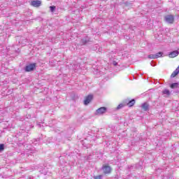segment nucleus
<instances>
[{
	"mask_svg": "<svg viewBox=\"0 0 179 179\" xmlns=\"http://www.w3.org/2000/svg\"><path fill=\"white\" fill-rule=\"evenodd\" d=\"M37 68V64L36 63H31L28 65H27L24 68V70L25 72H33Z\"/></svg>",
	"mask_w": 179,
	"mask_h": 179,
	"instance_id": "nucleus-1",
	"label": "nucleus"
},
{
	"mask_svg": "<svg viewBox=\"0 0 179 179\" xmlns=\"http://www.w3.org/2000/svg\"><path fill=\"white\" fill-rule=\"evenodd\" d=\"M92 42V38L87 36H83L80 41V45H87L89 43Z\"/></svg>",
	"mask_w": 179,
	"mask_h": 179,
	"instance_id": "nucleus-2",
	"label": "nucleus"
},
{
	"mask_svg": "<svg viewBox=\"0 0 179 179\" xmlns=\"http://www.w3.org/2000/svg\"><path fill=\"white\" fill-rule=\"evenodd\" d=\"M164 21L169 24H173L174 23V15H166L164 16Z\"/></svg>",
	"mask_w": 179,
	"mask_h": 179,
	"instance_id": "nucleus-3",
	"label": "nucleus"
},
{
	"mask_svg": "<svg viewBox=\"0 0 179 179\" xmlns=\"http://www.w3.org/2000/svg\"><path fill=\"white\" fill-rule=\"evenodd\" d=\"M107 111V108L103 106L98 108L95 112V115H103Z\"/></svg>",
	"mask_w": 179,
	"mask_h": 179,
	"instance_id": "nucleus-4",
	"label": "nucleus"
},
{
	"mask_svg": "<svg viewBox=\"0 0 179 179\" xmlns=\"http://www.w3.org/2000/svg\"><path fill=\"white\" fill-rule=\"evenodd\" d=\"M92 100H93V94H89L85 97V99L84 100V105L88 106Z\"/></svg>",
	"mask_w": 179,
	"mask_h": 179,
	"instance_id": "nucleus-5",
	"label": "nucleus"
},
{
	"mask_svg": "<svg viewBox=\"0 0 179 179\" xmlns=\"http://www.w3.org/2000/svg\"><path fill=\"white\" fill-rule=\"evenodd\" d=\"M31 5L34 8H40V6H41V1L40 0L32 1L31 2Z\"/></svg>",
	"mask_w": 179,
	"mask_h": 179,
	"instance_id": "nucleus-6",
	"label": "nucleus"
},
{
	"mask_svg": "<svg viewBox=\"0 0 179 179\" xmlns=\"http://www.w3.org/2000/svg\"><path fill=\"white\" fill-rule=\"evenodd\" d=\"M102 170L104 174H110L111 173V167L107 165L103 166Z\"/></svg>",
	"mask_w": 179,
	"mask_h": 179,
	"instance_id": "nucleus-7",
	"label": "nucleus"
},
{
	"mask_svg": "<svg viewBox=\"0 0 179 179\" xmlns=\"http://www.w3.org/2000/svg\"><path fill=\"white\" fill-rule=\"evenodd\" d=\"M179 54L178 50H173L172 52H171L169 55L170 57V58H175V57H177Z\"/></svg>",
	"mask_w": 179,
	"mask_h": 179,
	"instance_id": "nucleus-8",
	"label": "nucleus"
},
{
	"mask_svg": "<svg viewBox=\"0 0 179 179\" xmlns=\"http://www.w3.org/2000/svg\"><path fill=\"white\" fill-rule=\"evenodd\" d=\"M141 108H143L144 111H149V104L147 102L143 103L141 105Z\"/></svg>",
	"mask_w": 179,
	"mask_h": 179,
	"instance_id": "nucleus-9",
	"label": "nucleus"
},
{
	"mask_svg": "<svg viewBox=\"0 0 179 179\" xmlns=\"http://www.w3.org/2000/svg\"><path fill=\"white\" fill-rule=\"evenodd\" d=\"M179 73V66L177 67V69L172 73V74L171 75V78H176V76H177V75H178Z\"/></svg>",
	"mask_w": 179,
	"mask_h": 179,
	"instance_id": "nucleus-10",
	"label": "nucleus"
},
{
	"mask_svg": "<svg viewBox=\"0 0 179 179\" xmlns=\"http://www.w3.org/2000/svg\"><path fill=\"white\" fill-rule=\"evenodd\" d=\"M179 83H173L170 85L171 89H178Z\"/></svg>",
	"mask_w": 179,
	"mask_h": 179,
	"instance_id": "nucleus-11",
	"label": "nucleus"
},
{
	"mask_svg": "<svg viewBox=\"0 0 179 179\" xmlns=\"http://www.w3.org/2000/svg\"><path fill=\"white\" fill-rule=\"evenodd\" d=\"M148 58H149V59H157V58H159V55H149L148 56Z\"/></svg>",
	"mask_w": 179,
	"mask_h": 179,
	"instance_id": "nucleus-12",
	"label": "nucleus"
},
{
	"mask_svg": "<svg viewBox=\"0 0 179 179\" xmlns=\"http://www.w3.org/2000/svg\"><path fill=\"white\" fill-rule=\"evenodd\" d=\"M162 94H166V96H170V94H171V92H170V90L165 89L162 91Z\"/></svg>",
	"mask_w": 179,
	"mask_h": 179,
	"instance_id": "nucleus-13",
	"label": "nucleus"
},
{
	"mask_svg": "<svg viewBox=\"0 0 179 179\" xmlns=\"http://www.w3.org/2000/svg\"><path fill=\"white\" fill-rule=\"evenodd\" d=\"M134 104H135V100L131 99V101H129V103H127V106L129 107H132L134 106Z\"/></svg>",
	"mask_w": 179,
	"mask_h": 179,
	"instance_id": "nucleus-14",
	"label": "nucleus"
},
{
	"mask_svg": "<svg viewBox=\"0 0 179 179\" xmlns=\"http://www.w3.org/2000/svg\"><path fill=\"white\" fill-rule=\"evenodd\" d=\"M123 3H124V6H127L128 8L132 7V3H131L129 1H126Z\"/></svg>",
	"mask_w": 179,
	"mask_h": 179,
	"instance_id": "nucleus-15",
	"label": "nucleus"
},
{
	"mask_svg": "<svg viewBox=\"0 0 179 179\" xmlns=\"http://www.w3.org/2000/svg\"><path fill=\"white\" fill-rule=\"evenodd\" d=\"M5 150V144L1 143L0 144V152H3Z\"/></svg>",
	"mask_w": 179,
	"mask_h": 179,
	"instance_id": "nucleus-16",
	"label": "nucleus"
},
{
	"mask_svg": "<svg viewBox=\"0 0 179 179\" xmlns=\"http://www.w3.org/2000/svg\"><path fill=\"white\" fill-rule=\"evenodd\" d=\"M122 107H124V104L122 103H120L117 107L116 108V110H121V108H122Z\"/></svg>",
	"mask_w": 179,
	"mask_h": 179,
	"instance_id": "nucleus-17",
	"label": "nucleus"
},
{
	"mask_svg": "<svg viewBox=\"0 0 179 179\" xmlns=\"http://www.w3.org/2000/svg\"><path fill=\"white\" fill-rule=\"evenodd\" d=\"M55 6H50V12H54L55 10Z\"/></svg>",
	"mask_w": 179,
	"mask_h": 179,
	"instance_id": "nucleus-18",
	"label": "nucleus"
},
{
	"mask_svg": "<svg viewBox=\"0 0 179 179\" xmlns=\"http://www.w3.org/2000/svg\"><path fill=\"white\" fill-rule=\"evenodd\" d=\"M102 178H103V176L101 175L94 176V179H102Z\"/></svg>",
	"mask_w": 179,
	"mask_h": 179,
	"instance_id": "nucleus-19",
	"label": "nucleus"
},
{
	"mask_svg": "<svg viewBox=\"0 0 179 179\" xmlns=\"http://www.w3.org/2000/svg\"><path fill=\"white\" fill-rule=\"evenodd\" d=\"M155 55H158V58H160V57H162L163 55V52H159L155 54Z\"/></svg>",
	"mask_w": 179,
	"mask_h": 179,
	"instance_id": "nucleus-20",
	"label": "nucleus"
},
{
	"mask_svg": "<svg viewBox=\"0 0 179 179\" xmlns=\"http://www.w3.org/2000/svg\"><path fill=\"white\" fill-rule=\"evenodd\" d=\"M151 66H156V62H155V61H152Z\"/></svg>",
	"mask_w": 179,
	"mask_h": 179,
	"instance_id": "nucleus-21",
	"label": "nucleus"
},
{
	"mask_svg": "<svg viewBox=\"0 0 179 179\" xmlns=\"http://www.w3.org/2000/svg\"><path fill=\"white\" fill-rule=\"evenodd\" d=\"M113 65H114V66H117V65H118V63L115 61L113 62Z\"/></svg>",
	"mask_w": 179,
	"mask_h": 179,
	"instance_id": "nucleus-22",
	"label": "nucleus"
},
{
	"mask_svg": "<svg viewBox=\"0 0 179 179\" xmlns=\"http://www.w3.org/2000/svg\"><path fill=\"white\" fill-rule=\"evenodd\" d=\"M26 118H28V119L31 118V115H26Z\"/></svg>",
	"mask_w": 179,
	"mask_h": 179,
	"instance_id": "nucleus-23",
	"label": "nucleus"
},
{
	"mask_svg": "<svg viewBox=\"0 0 179 179\" xmlns=\"http://www.w3.org/2000/svg\"><path fill=\"white\" fill-rule=\"evenodd\" d=\"M62 158V157H59V161H60V163L62 164V162H61V159Z\"/></svg>",
	"mask_w": 179,
	"mask_h": 179,
	"instance_id": "nucleus-24",
	"label": "nucleus"
},
{
	"mask_svg": "<svg viewBox=\"0 0 179 179\" xmlns=\"http://www.w3.org/2000/svg\"><path fill=\"white\" fill-rule=\"evenodd\" d=\"M29 178V179H34V178L31 177V176H30Z\"/></svg>",
	"mask_w": 179,
	"mask_h": 179,
	"instance_id": "nucleus-25",
	"label": "nucleus"
},
{
	"mask_svg": "<svg viewBox=\"0 0 179 179\" xmlns=\"http://www.w3.org/2000/svg\"><path fill=\"white\" fill-rule=\"evenodd\" d=\"M138 166H139V165L136 164V169H138Z\"/></svg>",
	"mask_w": 179,
	"mask_h": 179,
	"instance_id": "nucleus-26",
	"label": "nucleus"
},
{
	"mask_svg": "<svg viewBox=\"0 0 179 179\" xmlns=\"http://www.w3.org/2000/svg\"><path fill=\"white\" fill-rule=\"evenodd\" d=\"M39 20H43V18H41V17H39Z\"/></svg>",
	"mask_w": 179,
	"mask_h": 179,
	"instance_id": "nucleus-27",
	"label": "nucleus"
},
{
	"mask_svg": "<svg viewBox=\"0 0 179 179\" xmlns=\"http://www.w3.org/2000/svg\"><path fill=\"white\" fill-rule=\"evenodd\" d=\"M129 169H132V166L129 167Z\"/></svg>",
	"mask_w": 179,
	"mask_h": 179,
	"instance_id": "nucleus-28",
	"label": "nucleus"
},
{
	"mask_svg": "<svg viewBox=\"0 0 179 179\" xmlns=\"http://www.w3.org/2000/svg\"><path fill=\"white\" fill-rule=\"evenodd\" d=\"M0 114H2V112L0 110Z\"/></svg>",
	"mask_w": 179,
	"mask_h": 179,
	"instance_id": "nucleus-29",
	"label": "nucleus"
},
{
	"mask_svg": "<svg viewBox=\"0 0 179 179\" xmlns=\"http://www.w3.org/2000/svg\"><path fill=\"white\" fill-rule=\"evenodd\" d=\"M39 125V127H41V124H38Z\"/></svg>",
	"mask_w": 179,
	"mask_h": 179,
	"instance_id": "nucleus-30",
	"label": "nucleus"
},
{
	"mask_svg": "<svg viewBox=\"0 0 179 179\" xmlns=\"http://www.w3.org/2000/svg\"><path fill=\"white\" fill-rule=\"evenodd\" d=\"M44 174H45H45H47V173H45Z\"/></svg>",
	"mask_w": 179,
	"mask_h": 179,
	"instance_id": "nucleus-31",
	"label": "nucleus"
},
{
	"mask_svg": "<svg viewBox=\"0 0 179 179\" xmlns=\"http://www.w3.org/2000/svg\"><path fill=\"white\" fill-rule=\"evenodd\" d=\"M0 122H1V119H0Z\"/></svg>",
	"mask_w": 179,
	"mask_h": 179,
	"instance_id": "nucleus-32",
	"label": "nucleus"
}]
</instances>
